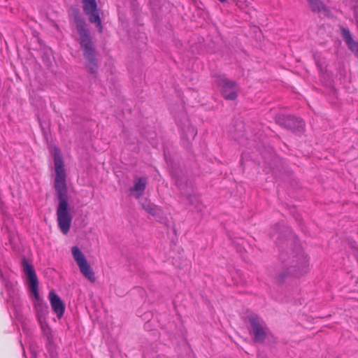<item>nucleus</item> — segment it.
<instances>
[{
	"label": "nucleus",
	"instance_id": "nucleus-5",
	"mask_svg": "<svg viewBox=\"0 0 358 358\" xmlns=\"http://www.w3.org/2000/svg\"><path fill=\"white\" fill-rule=\"evenodd\" d=\"M308 271L309 261L308 257L303 250L299 248L296 253L293 255L291 264L287 268L286 275L299 278L307 273Z\"/></svg>",
	"mask_w": 358,
	"mask_h": 358
},
{
	"label": "nucleus",
	"instance_id": "nucleus-15",
	"mask_svg": "<svg viewBox=\"0 0 358 358\" xmlns=\"http://www.w3.org/2000/svg\"><path fill=\"white\" fill-rule=\"evenodd\" d=\"M41 327L43 336L47 339L49 343H52L54 341V336L52 329L47 322V320H42L38 322Z\"/></svg>",
	"mask_w": 358,
	"mask_h": 358
},
{
	"label": "nucleus",
	"instance_id": "nucleus-14",
	"mask_svg": "<svg viewBox=\"0 0 358 358\" xmlns=\"http://www.w3.org/2000/svg\"><path fill=\"white\" fill-rule=\"evenodd\" d=\"M147 184L145 178H138L134 180V186L130 187V192L135 196V198H140L145 191Z\"/></svg>",
	"mask_w": 358,
	"mask_h": 358
},
{
	"label": "nucleus",
	"instance_id": "nucleus-1",
	"mask_svg": "<svg viewBox=\"0 0 358 358\" xmlns=\"http://www.w3.org/2000/svg\"><path fill=\"white\" fill-rule=\"evenodd\" d=\"M54 164L55 169L54 187L58 200L57 222L61 231L64 234H66L71 228L73 216L70 212L64 162L59 153L55 154Z\"/></svg>",
	"mask_w": 358,
	"mask_h": 358
},
{
	"label": "nucleus",
	"instance_id": "nucleus-21",
	"mask_svg": "<svg viewBox=\"0 0 358 358\" xmlns=\"http://www.w3.org/2000/svg\"><path fill=\"white\" fill-rule=\"evenodd\" d=\"M218 1H220V2H222V3H223V2L226 1V0H218Z\"/></svg>",
	"mask_w": 358,
	"mask_h": 358
},
{
	"label": "nucleus",
	"instance_id": "nucleus-20",
	"mask_svg": "<svg viewBox=\"0 0 358 358\" xmlns=\"http://www.w3.org/2000/svg\"><path fill=\"white\" fill-rule=\"evenodd\" d=\"M350 245L352 248H357V243L355 241L350 243Z\"/></svg>",
	"mask_w": 358,
	"mask_h": 358
},
{
	"label": "nucleus",
	"instance_id": "nucleus-2",
	"mask_svg": "<svg viewBox=\"0 0 358 358\" xmlns=\"http://www.w3.org/2000/svg\"><path fill=\"white\" fill-rule=\"evenodd\" d=\"M22 267L29 281V289L34 297V308L38 322L45 320L49 313L47 303L43 301L38 293V281L33 266L26 258L22 260Z\"/></svg>",
	"mask_w": 358,
	"mask_h": 358
},
{
	"label": "nucleus",
	"instance_id": "nucleus-16",
	"mask_svg": "<svg viewBox=\"0 0 358 358\" xmlns=\"http://www.w3.org/2000/svg\"><path fill=\"white\" fill-rule=\"evenodd\" d=\"M308 4L313 11L322 12L326 11L324 4L320 0H307Z\"/></svg>",
	"mask_w": 358,
	"mask_h": 358
},
{
	"label": "nucleus",
	"instance_id": "nucleus-17",
	"mask_svg": "<svg viewBox=\"0 0 358 358\" xmlns=\"http://www.w3.org/2000/svg\"><path fill=\"white\" fill-rule=\"evenodd\" d=\"M143 209L150 215H155L157 214L158 208L156 205L147 202L143 204Z\"/></svg>",
	"mask_w": 358,
	"mask_h": 358
},
{
	"label": "nucleus",
	"instance_id": "nucleus-9",
	"mask_svg": "<svg viewBox=\"0 0 358 358\" xmlns=\"http://www.w3.org/2000/svg\"><path fill=\"white\" fill-rule=\"evenodd\" d=\"M83 11L88 17L90 22H101L100 10L96 0H82Z\"/></svg>",
	"mask_w": 358,
	"mask_h": 358
},
{
	"label": "nucleus",
	"instance_id": "nucleus-3",
	"mask_svg": "<svg viewBox=\"0 0 358 358\" xmlns=\"http://www.w3.org/2000/svg\"><path fill=\"white\" fill-rule=\"evenodd\" d=\"M76 29L79 35L80 48L87 60V68L90 73H96L98 69L95 58L96 51L87 24H77Z\"/></svg>",
	"mask_w": 358,
	"mask_h": 358
},
{
	"label": "nucleus",
	"instance_id": "nucleus-18",
	"mask_svg": "<svg viewBox=\"0 0 358 358\" xmlns=\"http://www.w3.org/2000/svg\"><path fill=\"white\" fill-rule=\"evenodd\" d=\"M173 177L175 178V183H176V185L177 186L180 187L182 185L180 180L178 178H177L175 176H173Z\"/></svg>",
	"mask_w": 358,
	"mask_h": 358
},
{
	"label": "nucleus",
	"instance_id": "nucleus-7",
	"mask_svg": "<svg viewBox=\"0 0 358 358\" xmlns=\"http://www.w3.org/2000/svg\"><path fill=\"white\" fill-rule=\"evenodd\" d=\"M215 82L220 89L222 96L226 100H234L237 98L239 87L233 80H229L224 76H218Z\"/></svg>",
	"mask_w": 358,
	"mask_h": 358
},
{
	"label": "nucleus",
	"instance_id": "nucleus-13",
	"mask_svg": "<svg viewBox=\"0 0 358 358\" xmlns=\"http://www.w3.org/2000/svg\"><path fill=\"white\" fill-rule=\"evenodd\" d=\"M341 36L349 50L358 57V42L352 38V34L348 29L341 26Z\"/></svg>",
	"mask_w": 358,
	"mask_h": 358
},
{
	"label": "nucleus",
	"instance_id": "nucleus-6",
	"mask_svg": "<svg viewBox=\"0 0 358 358\" xmlns=\"http://www.w3.org/2000/svg\"><path fill=\"white\" fill-rule=\"evenodd\" d=\"M71 253L83 275L90 282H94L96 278L94 271L80 248L77 246H73L71 248Z\"/></svg>",
	"mask_w": 358,
	"mask_h": 358
},
{
	"label": "nucleus",
	"instance_id": "nucleus-23",
	"mask_svg": "<svg viewBox=\"0 0 358 358\" xmlns=\"http://www.w3.org/2000/svg\"><path fill=\"white\" fill-rule=\"evenodd\" d=\"M357 235H358V231H357Z\"/></svg>",
	"mask_w": 358,
	"mask_h": 358
},
{
	"label": "nucleus",
	"instance_id": "nucleus-19",
	"mask_svg": "<svg viewBox=\"0 0 358 358\" xmlns=\"http://www.w3.org/2000/svg\"><path fill=\"white\" fill-rule=\"evenodd\" d=\"M96 25H97V29H98V31H99V32H101V31H102V29H103V27H102V24L99 23V24H96Z\"/></svg>",
	"mask_w": 358,
	"mask_h": 358
},
{
	"label": "nucleus",
	"instance_id": "nucleus-12",
	"mask_svg": "<svg viewBox=\"0 0 358 358\" xmlns=\"http://www.w3.org/2000/svg\"><path fill=\"white\" fill-rule=\"evenodd\" d=\"M282 124L295 133H301L305 126L301 118L290 115L287 116Z\"/></svg>",
	"mask_w": 358,
	"mask_h": 358
},
{
	"label": "nucleus",
	"instance_id": "nucleus-4",
	"mask_svg": "<svg viewBox=\"0 0 358 358\" xmlns=\"http://www.w3.org/2000/svg\"><path fill=\"white\" fill-rule=\"evenodd\" d=\"M247 320L249 323V334L253 341L257 343H264L271 332L264 320L255 313L248 315Z\"/></svg>",
	"mask_w": 358,
	"mask_h": 358
},
{
	"label": "nucleus",
	"instance_id": "nucleus-11",
	"mask_svg": "<svg viewBox=\"0 0 358 358\" xmlns=\"http://www.w3.org/2000/svg\"><path fill=\"white\" fill-rule=\"evenodd\" d=\"M48 299L53 312L57 315V317L60 319L64 313V303L53 290L49 292Z\"/></svg>",
	"mask_w": 358,
	"mask_h": 358
},
{
	"label": "nucleus",
	"instance_id": "nucleus-10",
	"mask_svg": "<svg viewBox=\"0 0 358 358\" xmlns=\"http://www.w3.org/2000/svg\"><path fill=\"white\" fill-rule=\"evenodd\" d=\"M181 132V141L184 146H187L189 143L192 141L196 134V129L193 127L189 120L186 118L182 125H180Z\"/></svg>",
	"mask_w": 358,
	"mask_h": 358
},
{
	"label": "nucleus",
	"instance_id": "nucleus-8",
	"mask_svg": "<svg viewBox=\"0 0 358 358\" xmlns=\"http://www.w3.org/2000/svg\"><path fill=\"white\" fill-rule=\"evenodd\" d=\"M0 278L2 279V282L5 287V289L1 293L3 297L8 303L14 306L17 305L19 301V294L16 288V282L6 280L1 272Z\"/></svg>",
	"mask_w": 358,
	"mask_h": 358
},
{
	"label": "nucleus",
	"instance_id": "nucleus-22",
	"mask_svg": "<svg viewBox=\"0 0 358 358\" xmlns=\"http://www.w3.org/2000/svg\"><path fill=\"white\" fill-rule=\"evenodd\" d=\"M280 259L284 261L283 258H282V255H280Z\"/></svg>",
	"mask_w": 358,
	"mask_h": 358
}]
</instances>
